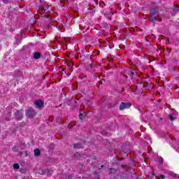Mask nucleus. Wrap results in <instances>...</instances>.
<instances>
[{
    "label": "nucleus",
    "instance_id": "nucleus-1",
    "mask_svg": "<svg viewBox=\"0 0 179 179\" xmlns=\"http://www.w3.org/2000/svg\"><path fill=\"white\" fill-rule=\"evenodd\" d=\"M150 20L152 23H156L157 20L162 21V17L160 16V13L158 10L152 8L150 10Z\"/></svg>",
    "mask_w": 179,
    "mask_h": 179
},
{
    "label": "nucleus",
    "instance_id": "nucleus-2",
    "mask_svg": "<svg viewBox=\"0 0 179 179\" xmlns=\"http://www.w3.org/2000/svg\"><path fill=\"white\" fill-rule=\"evenodd\" d=\"M36 10L39 13H50V12H52L51 6H44L43 5H40L36 7Z\"/></svg>",
    "mask_w": 179,
    "mask_h": 179
},
{
    "label": "nucleus",
    "instance_id": "nucleus-3",
    "mask_svg": "<svg viewBox=\"0 0 179 179\" xmlns=\"http://www.w3.org/2000/svg\"><path fill=\"white\" fill-rule=\"evenodd\" d=\"M128 108H131V103H125L122 102L119 107L120 111H124V110H127Z\"/></svg>",
    "mask_w": 179,
    "mask_h": 179
},
{
    "label": "nucleus",
    "instance_id": "nucleus-4",
    "mask_svg": "<svg viewBox=\"0 0 179 179\" xmlns=\"http://www.w3.org/2000/svg\"><path fill=\"white\" fill-rule=\"evenodd\" d=\"M15 118L18 121H20L21 120L23 119V113H22V111L17 110L15 113Z\"/></svg>",
    "mask_w": 179,
    "mask_h": 179
},
{
    "label": "nucleus",
    "instance_id": "nucleus-5",
    "mask_svg": "<svg viewBox=\"0 0 179 179\" xmlns=\"http://www.w3.org/2000/svg\"><path fill=\"white\" fill-rule=\"evenodd\" d=\"M35 105L37 106L38 108H41V107L44 106V101H43L42 100L35 101Z\"/></svg>",
    "mask_w": 179,
    "mask_h": 179
},
{
    "label": "nucleus",
    "instance_id": "nucleus-6",
    "mask_svg": "<svg viewBox=\"0 0 179 179\" xmlns=\"http://www.w3.org/2000/svg\"><path fill=\"white\" fill-rule=\"evenodd\" d=\"M34 155L36 157H38L40 155H41V150L40 149L36 148L34 150Z\"/></svg>",
    "mask_w": 179,
    "mask_h": 179
},
{
    "label": "nucleus",
    "instance_id": "nucleus-7",
    "mask_svg": "<svg viewBox=\"0 0 179 179\" xmlns=\"http://www.w3.org/2000/svg\"><path fill=\"white\" fill-rule=\"evenodd\" d=\"M27 114H28V117H29V118H33V117L34 115V110H33V109H29L27 110Z\"/></svg>",
    "mask_w": 179,
    "mask_h": 179
},
{
    "label": "nucleus",
    "instance_id": "nucleus-8",
    "mask_svg": "<svg viewBox=\"0 0 179 179\" xmlns=\"http://www.w3.org/2000/svg\"><path fill=\"white\" fill-rule=\"evenodd\" d=\"M41 57V52H36L34 54V58L35 59H38Z\"/></svg>",
    "mask_w": 179,
    "mask_h": 179
},
{
    "label": "nucleus",
    "instance_id": "nucleus-9",
    "mask_svg": "<svg viewBox=\"0 0 179 179\" xmlns=\"http://www.w3.org/2000/svg\"><path fill=\"white\" fill-rule=\"evenodd\" d=\"M169 176H170L171 177H173L174 178L178 177V175L174 172H169Z\"/></svg>",
    "mask_w": 179,
    "mask_h": 179
},
{
    "label": "nucleus",
    "instance_id": "nucleus-10",
    "mask_svg": "<svg viewBox=\"0 0 179 179\" xmlns=\"http://www.w3.org/2000/svg\"><path fill=\"white\" fill-rule=\"evenodd\" d=\"M168 117L170 120V121H175L176 120V117H174V115L173 114H169L168 115Z\"/></svg>",
    "mask_w": 179,
    "mask_h": 179
},
{
    "label": "nucleus",
    "instance_id": "nucleus-11",
    "mask_svg": "<svg viewBox=\"0 0 179 179\" xmlns=\"http://www.w3.org/2000/svg\"><path fill=\"white\" fill-rule=\"evenodd\" d=\"M73 148L74 149H80V148H82V145H80V144H79V143H76L73 145Z\"/></svg>",
    "mask_w": 179,
    "mask_h": 179
},
{
    "label": "nucleus",
    "instance_id": "nucleus-12",
    "mask_svg": "<svg viewBox=\"0 0 179 179\" xmlns=\"http://www.w3.org/2000/svg\"><path fill=\"white\" fill-rule=\"evenodd\" d=\"M20 167V166H19V164H13V169H14L15 170L19 169Z\"/></svg>",
    "mask_w": 179,
    "mask_h": 179
},
{
    "label": "nucleus",
    "instance_id": "nucleus-13",
    "mask_svg": "<svg viewBox=\"0 0 179 179\" xmlns=\"http://www.w3.org/2000/svg\"><path fill=\"white\" fill-rule=\"evenodd\" d=\"M87 69H93V64H90L87 66Z\"/></svg>",
    "mask_w": 179,
    "mask_h": 179
},
{
    "label": "nucleus",
    "instance_id": "nucleus-14",
    "mask_svg": "<svg viewBox=\"0 0 179 179\" xmlns=\"http://www.w3.org/2000/svg\"><path fill=\"white\" fill-rule=\"evenodd\" d=\"M178 9L179 5H178L176 8H173V12H175V13H177V12H178Z\"/></svg>",
    "mask_w": 179,
    "mask_h": 179
},
{
    "label": "nucleus",
    "instance_id": "nucleus-15",
    "mask_svg": "<svg viewBox=\"0 0 179 179\" xmlns=\"http://www.w3.org/2000/svg\"><path fill=\"white\" fill-rule=\"evenodd\" d=\"M148 83H145L143 85V88L145 90H147L148 89Z\"/></svg>",
    "mask_w": 179,
    "mask_h": 179
},
{
    "label": "nucleus",
    "instance_id": "nucleus-16",
    "mask_svg": "<svg viewBox=\"0 0 179 179\" xmlns=\"http://www.w3.org/2000/svg\"><path fill=\"white\" fill-rule=\"evenodd\" d=\"M159 164H163V158H161L159 159Z\"/></svg>",
    "mask_w": 179,
    "mask_h": 179
},
{
    "label": "nucleus",
    "instance_id": "nucleus-17",
    "mask_svg": "<svg viewBox=\"0 0 179 179\" xmlns=\"http://www.w3.org/2000/svg\"><path fill=\"white\" fill-rule=\"evenodd\" d=\"M134 75H135V73H134V71H131V72H130V76H131V78H133V77H134Z\"/></svg>",
    "mask_w": 179,
    "mask_h": 179
},
{
    "label": "nucleus",
    "instance_id": "nucleus-18",
    "mask_svg": "<svg viewBox=\"0 0 179 179\" xmlns=\"http://www.w3.org/2000/svg\"><path fill=\"white\" fill-rule=\"evenodd\" d=\"M79 118H80V120H83V114L80 113V114H79Z\"/></svg>",
    "mask_w": 179,
    "mask_h": 179
},
{
    "label": "nucleus",
    "instance_id": "nucleus-19",
    "mask_svg": "<svg viewBox=\"0 0 179 179\" xmlns=\"http://www.w3.org/2000/svg\"><path fill=\"white\" fill-rule=\"evenodd\" d=\"M95 177H97V179H99V173L97 172H94Z\"/></svg>",
    "mask_w": 179,
    "mask_h": 179
},
{
    "label": "nucleus",
    "instance_id": "nucleus-20",
    "mask_svg": "<svg viewBox=\"0 0 179 179\" xmlns=\"http://www.w3.org/2000/svg\"><path fill=\"white\" fill-rule=\"evenodd\" d=\"M48 15H44L45 17H46V19H48L50 17V13H46Z\"/></svg>",
    "mask_w": 179,
    "mask_h": 179
},
{
    "label": "nucleus",
    "instance_id": "nucleus-21",
    "mask_svg": "<svg viewBox=\"0 0 179 179\" xmlns=\"http://www.w3.org/2000/svg\"><path fill=\"white\" fill-rule=\"evenodd\" d=\"M68 179H73V176L72 175H69Z\"/></svg>",
    "mask_w": 179,
    "mask_h": 179
},
{
    "label": "nucleus",
    "instance_id": "nucleus-22",
    "mask_svg": "<svg viewBox=\"0 0 179 179\" xmlns=\"http://www.w3.org/2000/svg\"><path fill=\"white\" fill-rule=\"evenodd\" d=\"M160 178L164 179V178H166V176L164 175H161Z\"/></svg>",
    "mask_w": 179,
    "mask_h": 179
},
{
    "label": "nucleus",
    "instance_id": "nucleus-23",
    "mask_svg": "<svg viewBox=\"0 0 179 179\" xmlns=\"http://www.w3.org/2000/svg\"><path fill=\"white\" fill-rule=\"evenodd\" d=\"M2 1L3 2V3H8V0H2Z\"/></svg>",
    "mask_w": 179,
    "mask_h": 179
},
{
    "label": "nucleus",
    "instance_id": "nucleus-24",
    "mask_svg": "<svg viewBox=\"0 0 179 179\" xmlns=\"http://www.w3.org/2000/svg\"><path fill=\"white\" fill-rule=\"evenodd\" d=\"M15 149H16V148H15V147L13 148V152H17V150H15Z\"/></svg>",
    "mask_w": 179,
    "mask_h": 179
},
{
    "label": "nucleus",
    "instance_id": "nucleus-25",
    "mask_svg": "<svg viewBox=\"0 0 179 179\" xmlns=\"http://www.w3.org/2000/svg\"><path fill=\"white\" fill-rule=\"evenodd\" d=\"M40 1V2H41V5H42V6H43V4L44 3V1H42V0H39Z\"/></svg>",
    "mask_w": 179,
    "mask_h": 179
},
{
    "label": "nucleus",
    "instance_id": "nucleus-26",
    "mask_svg": "<svg viewBox=\"0 0 179 179\" xmlns=\"http://www.w3.org/2000/svg\"><path fill=\"white\" fill-rule=\"evenodd\" d=\"M112 170H115V169H113V168H110V171H112Z\"/></svg>",
    "mask_w": 179,
    "mask_h": 179
},
{
    "label": "nucleus",
    "instance_id": "nucleus-27",
    "mask_svg": "<svg viewBox=\"0 0 179 179\" xmlns=\"http://www.w3.org/2000/svg\"><path fill=\"white\" fill-rule=\"evenodd\" d=\"M15 43L17 45H19V42L16 41Z\"/></svg>",
    "mask_w": 179,
    "mask_h": 179
},
{
    "label": "nucleus",
    "instance_id": "nucleus-28",
    "mask_svg": "<svg viewBox=\"0 0 179 179\" xmlns=\"http://www.w3.org/2000/svg\"><path fill=\"white\" fill-rule=\"evenodd\" d=\"M152 176H156V174L155 173H152Z\"/></svg>",
    "mask_w": 179,
    "mask_h": 179
},
{
    "label": "nucleus",
    "instance_id": "nucleus-29",
    "mask_svg": "<svg viewBox=\"0 0 179 179\" xmlns=\"http://www.w3.org/2000/svg\"><path fill=\"white\" fill-rule=\"evenodd\" d=\"M101 168L104 167V165H101Z\"/></svg>",
    "mask_w": 179,
    "mask_h": 179
},
{
    "label": "nucleus",
    "instance_id": "nucleus-30",
    "mask_svg": "<svg viewBox=\"0 0 179 179\" xmlns=\"http://www.w3.org/2000/svg\"><path fill=\"white\" fill-rule=\"evenodd\" d=\"M89 82H90V80H88L87 83H89Z\"/></svg>",
    "mask_w": 179,
    "mask_h": 179
},
{
    "label": "nucleus",
    "instance_id": "nucleus-31",
    "mask_svg": "<svg viewBox=\"0 0 179 179\" xmlns=\"http://www.w3.org/2000/svg\"><path fill=\"white\" fill-rule=\"evenodd\" d=\"M121 167H124V165H121Z\"/></svg>",
    "mask_w": 179,
    "mask_h": 179
},
{
    "label": "nucleus",
    "instance_id": "nucleus-32",
    "mask_svg": "<svg viewBox=\"0 0 179 179\" xmlns=\"http://www.w3.org/2000/svg\"><path fill=\"white\" fill-rule=\"evenodd\" d=\"M0 133H1V129H0Z\"/></svg>",
    "mask_w": 179,
    "mask_h": 179
}]
</instances>
